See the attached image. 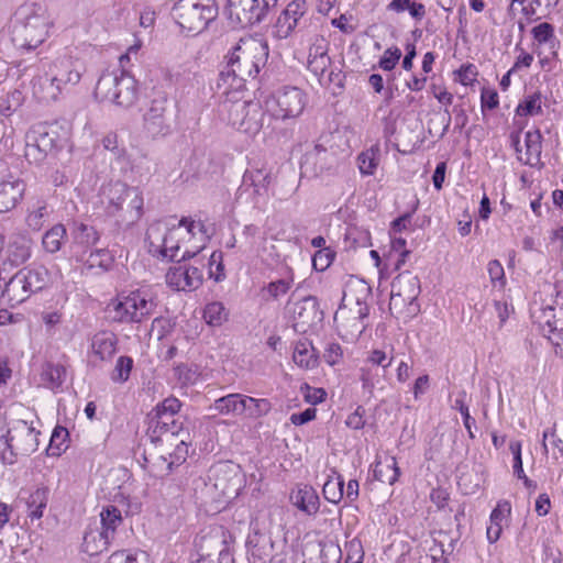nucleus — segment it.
Here are the masks:
<instances>
[{
	"mask_svg": "<svg viewBox=\"0 0 563 563\" xmlns=\"http://www.w3.org/2000/svg\"><path fill=\"white\" fill-rule=\"evenodd\" d=\"M24 100L25 97L23 92L20 89L14 88L0 98V114L3 117H11L22 107Z\"/></svg>",
	"mask_w": 563,
	"mask_h": 563,
	"instance_id": "obj_44",
	"label": "nucleus"
},
{
	"mask_svg": "<svg viewBox=\"0 0 563 563\" xmlns=\"http://www.w3.org/2000/svg\"><path fill=\"white\" fill-rule=\"evenodd\" d=\"M279 0H229L228 15L235 26L245 29L263 22Z\"/></svg>",
	"mask_w": 563,
	"mask_h": 563,
	"instance_id": "obj_9",
	"label": "nucleus"
},
{
	"mask_svg": "<svg viewBox=\"0 0 563 563\" xmlns=\"http://www.w3.org/2000/svg\"><path fill=\"white\" fill-rule=\"evenodd\" d=\"M67 230L64 224L57 223L47 230L42 238V245L47 253L54 254L62 249L66 241Z\"/></svg>",
	"mask_w": 563,
	"mask_h": 563,
	"instance_id": "obj_40",
	"label": "nucleus"
},
{
	"mask_svg": "<svg viewBox=\"0 0 563 563\" xmlns=\"http://www.w3.org/2000/svg\"><path fill=\"white\" fill-rule=\"evenodd\" d=\"M161 233L159 224H152L146 232V242L148 243L151 253H159L162 257H168L169 261H176L179 245L174 243L173 231L168 230L162 238V243L157 244L154 242V235Z\"/></svg>",
	"mask_w": 563,
	"mask_h": 563,
	"instance_id": "obj_21",
	"label": "nucleus"
},
{
	"mask_svg": "<svg viewBox=\"0 0 563 563\" xmlns=\"http://www.w3.org/2000/svg\"><path fill=\"white\" fill-rule=\"evenodd\" d=\"M133 367V360L130 356H120L112 373V380L124 383L129 379Z\"/></svg>",
	"mask_w": 563,
	"mask_h": 563,
	"instance_id": "obj_52",
	"label": "nucleus"
},
{
	"mask_svg": "<svg viewBox=\"0 0 563 563\" xmlns=\"http://www.w3.org/2000/svg\"><path fill=\"white\" fill-rule=\"evenodd\" d=\"M227 318V309L220 301L210 302L203 309V319L211 327H220Z\"/></svg>",
	"mask_w": 563,
	"mask_h": 563,
	"instance_id": "obj_47",
	"label": "nucleus"
},
{
	"mask_svg": "<svg viewBox=\"0 0 563 563\" xmlns=\"http://www.w3.org/2000/svg\"><path fill=\"white\" fill-rule=\"evenodd\" d=\"M66 369L59 364H46L42 371V380L51 389L60 387L65 380Z\"/></svg>",
	"mask_w": 563,
	"mask_h": 563,
	"instance_id": "obj_46",
	"label": "nucleus"
},
{
	"mask_svg": "<svg viewBox=\"0 0 563 563\" xmlns=\"http://www.w3.org/2000/svg\"><path fill=\"white\" fill-rule=\"evenodd\" d=\"M104 210L108 216L118 217L126 227L133 225L143 214V195L137 187L124 183L109 184L102 191Z\"/></svg>",
	"mask_w": 563,
	"mask_h": 563,
	"instance_id": "obj_3",
	"label": "nucleus"
},
{
	"mask_svg": "<svg viewBox=\"0 0 563 563\" xmlns=\"http://www.w3.org/2000/svg\"><path fill=\"white\" fill-rule=\"evenodd\" d=\"M187 455L188 446L187 443L181 439L176 444L175 450L169 453V459L162 456V460L167 463V470L172 472L174 466H179L186 461Z\"/></svg>",
	"mask_w": 563,
	"mask_h": 563,
	"instance_id": "obj_51",
	"label": "nucleus"
},
{
	"mask_svg": "<svg viewBox=\"0 0 563 563\" xmlns=\"http://www.w3.org/2000/svg\"><path fill=\"white\" fill-rule=\"evenodd\" d=\"M111 560L114 563H150V559L146 552L136 551V552H128V551H118L112 554Z\"/></svg>",
	"mask_w": 563,
	"mask_h": 563,
	"instance_id": "obj_53",
	"label": "nucleus"
},
{
	"mask_svg": "<svg viewBox=\"0 0 563 563\" xmlns=\"http://www.w3.org/2000/svg\"><path fill=\"white\" fill-rule=\"evenodd\" d=\"M245 407H243V415H247L252 418H258L267 415L272 409V404L268 399L265 398H253L250 396H244Z\"/></svg>",
	"mask_w": 563,
	"mask_h": 563,
	"instance_id": "obj_48",
	"label": "nucleus"
},
{
	"mask_svg": "<svg viewBox=\"0 0 563 563\" xmlns=\"http://www.w3.org/2000/svg\"><path fill=\"white\" fill-rule=\"evenodd\" d=\"M224 96L225 100L221 104L222 112L227 113L228 123L239 131L245 115H247L251 101L243 100V97H238V95Z\"/></svg>",
	"mask_w": 563,
	"mask_h": 563,
	"instance_id": "obj_23",
	"label": "nucleus"
},
{
	"mask_svg": "<svg viewBox=\"0 0 563 563\" xmlns=\"http://www.w3.org/2000/svg\"><path fill=\"white\" fill-rule=\"evenodd\" d=\"M96 98L117 106L129 108L137 99V85L133 76L124 70L121 74L104 73L100 76L96 88Z\"/></svg>",
	"mask_w": 563,
	"mask_h": 563,
	"instance_id": "obj_6",
	"label": "nucleus"
},
{
	"mask_svg": "<svg viewBox=\"0 0 563 563\" xmlns=\"http://www.w3.org/2000/svg\"><path fill=\"white\" fill-rule=\"evenodd\" d=\"M89 262L91 266H99L103 269H109L113 262V257L108 251V245L106 247L96 249L90 252Z\"/></svg>",
	"mask_w": 563,
	"mask_h": 563,
	"instance_id": "obj_58",
	"label": "nucleus"
},
{
	"mask_svg": "<svg viewBox=\"0 0 563 563\" xmlns=\"http://www.w3.org/2000/svg\"><path fill=\"white\" fill-rule=\"evenodd\" d=\"M328 44L324 40L314 43L309 48L308 69L319 78H321L331 67L332 62L328 55Z\"/></svg>",
	"mask_w": 563,
	"mask_h": 563,
	"instance_id": "obj_24",
	"label": "nucleus"
},
{
	"mask_svg": "<svg viewBox=\"0 0 563 563\" xmlns=\"http://www.w3.org/2000/svg\"><path fill=\"white\" fill-rule=\"evenodd\" d=\"M511 514V505L508 500L498 501L497 506L490 514V523L503 525V521L507 519Z\"/></svg>",
	"mask_w": 563,
	"mask_h": 563,
	"instance_id": "obj_64",
	"label": "nucleus"
},
{
	"mask_svg": "<svg viewBox=\"0 0 563 563\" xmlns=\"http://www.w3.org/2000/svg\"><path fill=\"white\" fill-rule=\"evenodd\" d=\"M420 292L419 278L410 272L400 273L391 283L389 309H400L404 306L412 308Z\"/></svg>",
	"mask_w": 563,
	"mask_h": 563,
	"instance_id": "obj_12",
	"label": "nucleus"
},
{
	"mask_svg": "<svg viewBox=\"0 0 563 563\" xmlns=\"http://www.w3.org/2000/svg\"><path fill=\"white\" fill-rule=\"evenodd\" d=\"M19 272L23 276L24 285L31 292L42 290L49 282V273L44 266L24 268Z\"/></svg>",
	"mask_w": 563,
	"mask_h": 563,
	"instance_id": "obj_35",
	"label": "nucleus"
},
{
	"mask_svg": "<svg viewBox=\"0 0 563 563\" xmlns=\"http://www.w3.org/2000/svg\"><path fill=\"white\" fill-rule=\"evenodd\" d=\"M275 547L271 534L254 529L246 539L249 563H268Z\"/></svg>",
	"mask_w": 563,
	"mask_h": 563,
	"instance_id": "obj_18",
	"label": "nucleus"
},
{
	"mask_svg": "<svg viewBox=\"0 0 563 563\" xmlns=\"http://www.w3.org/2000/svg\"><path fill=\"white\" fill-rule=\"evenodd\" d=\"M344 79L345 75L341 69L331 67L321 78H319V84L323 87L330 88L332 87L333 93H340L344 88Z\"/></svg>",
	"mask_w": 563,
	"mask_h": 563,
	"instance_id": "obj_49",
	"label": "nucleus"
},
{
	"mask_svg": "<svg viewBox=\"0 0 563 563\" xmlns=\"http://www.w3.org/2000/svg\"><path fill=\"white\" fill-rule=\"evenodd\" d=\"M306 12L305 0H292L277 18L275 27L279 38H287L298 25L300 18Z\"/></svg>",
	"mask_w": 563,
	"mask_h": 563,
	"instance_id": "obj_19",
	"label": "nucleus"
},
{
	"mask_svg": "<svg viewBox=\"0 0 563 563\" xmlns=\"http://www.w3.org/2000/svg\"><path fill=\"white\" fill-rule=\"evenodd\" d=\"M25 191L23 180H7L0 184V212L12 210L22 199Z\"/></svg>",
	"mask_w": 563,
	"mask_h": 563,
	"instance_id": "obj_25",
	"label": "nucleus"
},
{
	"mask_svg": "<svg viewBox=\"0 0 563 563\" xmlns=\"http://www.w3.org/2000/svg\"><path fill=\"white\" fill-rule=\"evenodd\" d=\"M525 145H526V158L518 156V159L531 167L543 166L541 163V153H542V135L540 130H533L526 132L525 135Z\"/></svg>",
	"mask_w": 563,
	"mask_h": 563,
	"instance_id": "obj_27",
	"label": "nucleus"
},
{
	"mask_svg": "<svg viewBox=\"0 0 563 563\" xmlns=\"http://www.w3.org/2000/svg\"><path fill=\"white\" fill-rule=\"evenodd\" d=\"M541 95L540 92H536L529 97H527L522 102H520L517 107V114L519 115H534L541 113Z\"/></svg>",
	"mask_w": 563,
	"mask_h": 563,
	"instance_id": "obj_50",
	"label": "nucleus"
},
{
	"mask_svg": "<svg viewBox=\"0 0 563 563\" xmlns=\"http://www.w3.org/2000/svg\"><path fill=\"white\" fill-rule=\"evenodd\" d=\"M71 240L76 247H80L84 252L90 250L100 241V232L88 223L74 222L71 227Z\"/></svg>",
	"mask_w": 563,
	"mask_h": 563,
	"instance_id": "obj_26",
	"label": "nucleus"
},
{
	"mask_svg": "<svg viewBox=\"0 0 563 563\" xmlns=\"http://www.w3.org/2000/svg\"><path fill=\"white\" fill-rule=\"evenodd\" d=\"M31 256V240L25 235L12 236L7 247V261L12 266H20Z\"/></svg>",
	"mask_w": 563,
	"mask_h": 563,
	"instance_id": "obj_29",
	"label": "nucleus"
},
{
	"mask_svg": "<svg viewBox=\"0 0 563 563\" xmlns=\"http://www.w3.org/2000/svg\"><path fill=\"white\" fill-rule=\"evenodd\" d=\"M9 441L16 456H29L38 448V434L36 429L24 420H16L8 429Z\"/></svg>",
	"mask_w": 563,
	"mask_h": 563,
	"instance_id": "obj_13",
	"label": "nucleus"
},
{
	"mask_svg": "<svg viewBox=\"0 0 563 563\" xmlns=\"http://www.w3.org/2000/svg\"><path fill=\"white\" fill-rule=\"evenodd\" d=\"M14 16L11 33L16 47L30 51L45 41L52 24L46 9L37 3L24 4L16 10Z\"/></svg>",
	"mask_w": 563,
	"mask_h": 563,
	"instance_id": "obj_2",
	"label": "nucleus"
},
{
	"mask_svg": "<svg viewBox=\"0 0 563 563\" xmlns=\"http://www.w3.org/2000/svg\"><path fill=\"white\" fill-rule=\"evenodd\" d=\"M203 280L202 269L195 265L177 264L166 274V282L177 290L190 291L197 289Z\"/></svg>",
	"mask_w": 563,
	"mask_h": 563,
	"instance_id": "obj_14",
	"label": "nucleus"
},
{
	"mask_svg": "<svg viewBox=\"0 0 563 563\" xmlns=\"http://www.w3.org/2000/svg\"><path fill=\"white\" fill-rule=\"evenodd\" d=\"M53 80V77L38 76L32 79L33 95L40 101L56 100L63 88Z\"/></svg>",
	"mask_w": 563,
	"mask_h": 563,
	"instance_id": "obj_31",
	"label": "nucleus"
},
{
	"mask_svg": "<svg viewBox=\"0 0 563 563\" xmlns=\"http://www.w3.org/2000/svg\"><path fill=\"white\" fill-rule=\"evenodd\" d=\"M218 14L216 0H177L172 8V16L179 27L194 34L205 31Z\"/></svg>",
	"mask_w": 563,
	"mask_h": 563,
	"instance_id": "obj_4",
	"label": "nucleus"
},
{
	"mask_svg": "<svg viewBox=\"0 0 563 563\" xmlns=\"http://www.w3.org/2000/svg\"><path fill=\"white\" fill-rule=\"evenodd\" d=\"M9 441V433L0 435V462L3 464H13L16 459L13 448Z\"/></svg>",
	"mask_w": 563,
	"mask_h": 563,
	"instance_id": "obj_63",
	"label": "nucleus"
},
{
	"mask_svg": "<svg viewBox=\"0 0 563 563\" xmlns=\"http://www.w3.org/2000/svg\"><path fill=\"white\" fill-rule=\"evenodd\" d=\"M68 438V431L66 428L57 426L52 433L49 445L47 451L51 455H60L64 450L62 445Z\"/></svg>",
	"mask_w": 563,
	"mask_h": 563,
	"instance_id": "obj_55",
	"label": "nucleus"
},
{
	"mask_svg": "<svg viewBox=\"0 0 563 563\" xmlns=\"http://www.w3.org/2000/svg\"><path fill=\"white\" fill-rule=\"evenodd\" d=\"M52 213V209L44 200H36L26 217V224L34 231H40L43 225L47 222L49 216Z\"/></svg>",
	"mask_w": 563,
	"mask_h": 563,
	"instance_id": "obj_41",
	"label": "nucleus"
},
{
	"mask_svg": "<svg viewBox=\"0 0 563 563\" xmlns=\"http://www.w3.org/2000/svg\"><path fill=\"white\" fill-rule=\"evenodd\" d=\"M292 278L289 279H277L268 283L264 288L263 292L268 294L272 299H278L288 292L291 287Z\"/></svg>",
	"mask_w": 563,
	"mask_h": 563,
	"instance_id": "obj_54",
	"label": "nucleus"
},
{
	"mask_svg": "<svg viewBox=\"0 0 563 563\" xmlns=\"http://www.w3.org/2000/svg\"><path fill=\"white\" fill-rule=\"evenodd\" d=\"M400 475V470L397 466L396 459L394 456L387 460L386 465L378 463L374 470V477L389 485H394Z\"/></svg>",
	"mask_w": 563,
	"mask_h": 563,
	"instance_id": "obj_45",
	"label": "nucleus"
},
{
	"mask_svg": "<svg viewBox=\"0 0 563 563\" xmlns=\"http://www.w3.org/2000/svg\"><path fill=\"white\" fill-rule=\"evenodd\" d=\"M273 181L271 170L264 168L245 170L242 184L239 187V195L249 194V196L257 202L260 197L268 195V188Z\"/></svg>",
	"mask_w": 563,
	"mask_h": 563,
	"instance_id": "obj_15",
	"label": "nucleus"
},
{
	"mask_svg": "<svg viewBox=\"0 0 563 563\" xmlns=\"http://www.w3.org/2000/svg\"><path fill=\"white\" fill-rule=\"evenodd\" d=\"M533 38L539 43H548L554 37V27L548 22L536 25L531 31Z\"/></svg>",
	"mask_w": 563,
	"mask_h": 563,
	"instance_id": "obj_62",
	"label": "nucleus"
},
{
	"mask_svg": "<svg viewBox=\"0 0 563 563\" xmlns=\"http://www.w3.org/2000/svg\"><path fill=\"white\" fill-rule=\"evenodd\" d=\"M269 120V115H266V112L262 109L258 102L251 101L247 115L243 120V124L240 126V132H243L249 135H256L265 124V121ZM271 122H268L269 124Z\"/></svg>",
	"mask_w": 563,
	"mask_h": 563,
	"instance_id": "obj_30",
	"label": "nucleus"
},
{
	"mask_svg": "<svg viewBox=\"0 0 563 563\" xmlns=\"http://www.w3.org/2000/svg\"><path fill=\"white\" fill-rule=\"evenodd\" d=\"M118 339L112 332H98L91 339V349L100 360H108L117 351Z\"/></svg>",
	"mask_w": 563,
	"mask_h": 563,
	"instance_id": "obj_33",
	"label": "nucleus"
},
{
	"mask_svg": "<svg viewBox=\"0 0 563 563\" xmlns=\"http://www.w3.org/2000/svg\"><path fill=\"white\" fill-rule=\"evenodd\" d=\"M336 163L335 156L329 152L323 145L316 144L312 151L305 154L301 163L302 174L318 177L324 172H330Z\"/></svg>",
	"mask_w": 563,
	"mask_h": 563,
	"instance_id": "obj_16",
	"label": "nucleus"
},
{
	"mask_svg": "<svg viewBox=\"0 0 563 563\" xmlns=\"http://www.w3.org/2000/svg\"><path fill=\"white\" fill-rule=\"evenodd\" d=\"M324 318L319 308V301L314 296H306L294 308L295 329L306 331V328L320 323Z\"/></svg>",
	"mask_w": 563,
	"mask_h": 563,
	"instance_id": "obj_17",
	"label": "nucleus"
},
{
	"mask_svg": "<svg viewBox=\"0 0 563 563\" xmlns=\"http://www.w3.org/2000/svg\"><path fill=\"white\" fill-rule=\"evenodd\" d=\"M181 431L183 423L179 421L161 422L159 420L147 417L146 435L152 443L166 442L172 444V441L178 437Z\"/></svg>",
	"mask_w": 563,
	"mask_h": 563,
	"instance_id": "obj_22",
	"label": "nucleus"
},
{
	"mask_svg": "<svg viewBox=\"0 0 563 563\" xmlns=\"http://www.w3.org/2000/svg\"><path fill=\"white\" fill-rule=\"evenodd\" d=\"M294 362L303 368H314L318 365V354L311 343L299 341L295 345Z\"/></svg>",
	"mask_w": 563,
	"mask_h": 563,
	"instance_id": "obj_39",
	"label": "nucleus"
},
{
	"mask_svg": "<svg viewBox=\"0 0 563 563\" xmlns=\"http://www.w3.org/2000/svg\"><path fill=\"white\" fill-rule=\"evenodd\" d=\"M57 142L58 137L56 132H41L37 136L34 137L33 143L26 144V155H34V152H38L41 155L46 156L57 147Z\"/></svg>",
	"mask_w": 563,
	"mask_h": 563,
	"instance_id": "obj_37",
	"label": "nucleus"
},
{
	"mask_svg": "<svg viewBox=\"0 0 563 563\" xmlns=\"http://www.w3.org/2000/svg\"><path fill=\"white\" fill-rule=\"evenodd\" d=\"M32 292L24 285L23 276L18 272L5 284L3 296L8 297L12 305H19L25 301Z\"/></svg>",
	"mask_w": 563,
	"mask_h": 563,
	"instance_id": "obj_36",
	"label": "nucleus"
},
{
	"mask_svg": "<svg viewBox=\"0 0 563 563\" xmlns=\"http://www.w3.org/2000/svg\"><path fill=\"white\" fill-rule=\"evenodd\" d=\"M357 161L360 172L363 175H373L378 165V158L373 150L361 153Z\"/></svg>",
	"mask_w": 563,
	"mask_h": 563,
	"instance_id": "obj_57",
	"label": "nucleus"
},
{
	"mask_svg": "<svg viewBox=\"0 0 563 563\" xmlns=\"http://www.w3.org/2000/svg\"><path fill=\"white\" fill-rule=\"evenodd\" d=\"M207 487L218 500L235 499L245 484V476L238 464L220 462L209 471Z\"/></svg>",
	"mask_w": 563,
	"mask_h": 563,
	"instance_id": "obj_7",
	"label": "nucleus"
},
{
	"mask_svg": "<svg viewBox=\"0 0 563 563\" xmlns=\"http://www.w3.org/2000/svg\"><path fill=\"white\" fill-rule=\"evenodd\" d=\"M266 49V45L257 42H252L245 47L236 46L217 81L221 95H240L247 79H254L260 73V67L267 55Z\"/></svg>",
	"mask_w": 563,
	"mask_h": 563,
	"instance_id": "obj_1",
	"label": "nucleus"
},
{
	"mask_svg": "<svg viewBox=\"0 0 563 563\" xmlns=\"http://www.w3.org/2000/svg\"><path fill=\"white\" fill-rule=\"evenodd\" d=\"M181 408V402L174 396L165 398L158 402L150 412L167 413L176 416Z\"/></svg>",
	"mask_w": 563,
	"mask_h": 563,
	"instance_id": "obj_60",
	"label": "nucleus"
},
{
	"mask_svg": "<svg viewBox=\"0 0 563 563\" xmlns=\"http://www.w3.org/2000/svg\"><path fill=\"white\" fill-rule=\"evenodd\" d=\"M334 255H335L334 252L328 247H323V249L317 251L312 257L313 268L316 271L323 272L331 265V263L334 258Z\"/></svg>",
	"mask_w": 563,
	"mask_h": 563,
	"instance_id": "obj_59",
	"label": "nucleus"
},
{
	"mask_svg": "<svg viewBox=\"0 0 563 563\" xmlns=\"http://www.w3.org/2000/svg\"><path fill=\"white\" fill-rule=\"evenodd\" d=\"M82 64L70 57H63L55 60L52 67V77L56 85L64 87L66 85H76L81 78Z\"/></svg>",
	"mask_w": 563,
	"mask_h": 563,
	"instance_id": "obj_20",
	"label": "nucleus"
},
{
	"mask_svg": "<svg viewBox=\"0 0 563 563\" xmlns=\"http://www.w3.org/2000/svg\"><path fill=\"white\" fill-rule=\"evenodd\" d=\"M157 307L153 296L144 290L131 291L107 307L109 318L120 323H140L151 317Z\"/></svg>",
	"mask_w": 563,
	"mask_h": 563,
	"instance_id": "obj_5",
	"label": "nucleus"
},
{
	"mask_svg": "<svg viewBox=\"0 0 563 563\" xmlns=\"http://www.w3.org/2000/svg\"><path fill=\"white\" fill-rule=\"evenodd\" d=\"M345 562L344 563H362L364 559V550L360 540L353 539L345 543Z\"/></svg>",
	"mask_w": 563,
	"mask_h": 563,
	"instance_id": "obj_56",
	"label": "nucleus"
},
{
	"mask_svg": "<svg viewBox=\"0 0 563 563\" xmlns=\"http://www.w3.org/2000/svg\"><path fill=\"white\" fill-rule=\"evenodd\" d=\"M197 563H234L231 533L223 527L211 528L196 539Z\"/></svg>",
	"mask_w": 563,
	"mask_h": 563,
	"instance_id": "obj_8",
	"label": "nucleus"
},
{
	"mask_svg": "<svg viewBox=\"0 0 563 563\" xmlns=\"http://www.w3.org/2000/svg\"><path fill=\"white\" fill-rule=\"evenodd\" d=\"M401 57V51L398 47H389L378 62V66L384 70H393Z\"/></svg>",
	"mask_w": 563,
	"mask_h": 563,
	"instance_id": "obj_61",
	"label": "nucleus"
},
{
	"mask_svg": "<svg viewBox=\"0 0 563 563\" xmlns=\"http://www.w3.org/2000/svg\"><path fill=\"white\" fill-rule=\"evenodd\" d=\"M306 103V93L297 87H284L265 101L269 120L295 119L302 113Z\"/></svg>",
	"mask_w": 563,
	"mask_h": 563,
	"instance_id": "obj_10",
	"label": "nucleus"
},
{
	"mask_svg": "<svg viewBox=\"0 0 563 563\" xmlns=\"http://www.w3.org/2000/svg\"><path fill=\"white\" fill-rule=\"evenodd\" d=\"M291 504L300 511L311 516L319 510L320 501L316 490L310 486L298 488L290 494Z\"/></svg>",
	"mask_w": 563,
	"mask_h": 563,
	"instance_id": "obj_28",
	"label": "nucleus"
},
{
	"mask_svg": "<svg viewBox=\"0 0 563 563\" xmlns=\"http://www.w3.org/2000/svg\"><path fill=\"white\" fill-rule=\"evenodd\" d=\"M111 538L100 529H90L85 532L82 550L90 556L98 555L108 550Z\"/></svg>",
	"mask_w": 563,
	"mask_h": 563,
	"instance_id": "obj_32",
	"label": "nucleus"
},
{
	"mask_svg": "<svg viewBox=\"0 0 563 563\" xmlns=\"http://www.w3.org/2000/svg\"><path fill=\"white\" fill-rule=\"evenodd\" d=\"M174 103L163 91H156L143 115V124L152 137L165 136L170 132Z\"/></svg>",
	"mask_w": 563,
	"mask_h": 563,
	"instance_id": "obj_11",
	"label": "nucleus"
},
{
	"mask_svg": "<svg viewBox=\"0 0 563 563\" xmlns=\"http://www.w3.org/2000/svg\"><path fill=\"white\" fill-rule=\"evenodd\" d=\"M49 497V489L47 487H37L27 494V497H21L25 500L31 520L41 519L44 509L47 506Z\"/></svg>",
	"mask_w": 563,
	"mask_h": 563,
	"instance_id": "obj_34",
	"label": "nucleus"
},
{
	"mask_svg": "<svg viewBox=\"0 0 563 563\" xmlns=\"http://www.w3.org/2000/svg\"><path fill=\"white\" fill-rule=\"evenodd\" d=\"M101 531L113 539L117 528L122 523L123 518L121 511L115 506H107L100 514Z\"/></svg>",
	"mask_w": 563,
	"mask_h": 563,
	"instance_id": "obj_42",
	"label": "nucleus"
},
{
	"mask_svg": "<svg viewBox=\"0 0 563 563\" xmlns=\"http://www.w3.org/2000/svg\"><path fill=\"white\" fill-rule=\"evenodd\" d=\"M243 407H245L244 396L240 394H230L217 399L211 409L221 415H243Z\"/></svg>",
	"mask_w": 563,
	"mask_h": 563,
	"instance_id": "obj_38",
	"label": "nucleus"
},
{
	"mask_svg": "<svg viewBox=\"0 0 563 563\" xmlns=\"http://www.w3.org/2000/svg\"><path fill=\"white\" fill-rule=\"evenodd\" d=\"M332 473L334 477L329 476L323 485L322 493L328 501L338 504L344 496V479L334 470H332Z\"/></svg>",
	"mask_w": 563,
	"mask_h": 563,
	"instance_id": "obj_43",
	"label": "nucleus"
}]
</instances>
